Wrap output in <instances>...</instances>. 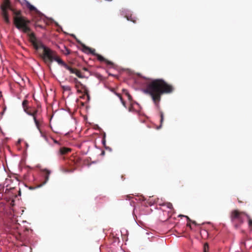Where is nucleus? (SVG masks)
<instances>
[{
    "label": "nucleus",
    "instance_id": "nucleus-32",
    "mask_svg": "<svg viewBox=\"0 0 252 252\" xmlns=\"http://www.w3.org/2000/svg\"><path fill=\"white\" fill-rule=\"evenodd\" d=\"M84 69L85 70H87L86 68H84Z\"/></svg>",
    "mask_w": 252,
    "mask_h": 252
},
{
    "label": "nucleus",
    "instance_id": "nucleus-13",
    "mask_svg": "<svg viewBox=\"0 0 252 252\" xmlns=\"http://www.w3.org/2000/svg\"><path fill=\"white\" fill-rule=\"evenodd\" d=\"M71 151V149L66 147L61 148L59 151V153L61 155H65Z\"/></svg>",
    "mask_w": 252,
    "mask_h": 252
},
{
    "label": "nucleus",
    "instance_id": "nucleus-18",
    "mask_svg": "<svg viewBox=\"0 0 252 252\" xmlns=\"http://www.w3.org/2000/svg\"><path fill=\"white\" fill-rule=\"evenodd\" d=\"M248 224L251 229L252 230V220L250 216H248Z\"/></svg>",
    "mask_w": 252,
    "mask_h": 252
},
{
    "label": "nucleus",
    "instance_id": "nucleus-24",
    "mask_svg": "<svg viewBox=\"0 0 252 252\" xmlns=\"http://www.w3.org/2000/svg\"><path fill=\"white\" fill-rule=\"evenodd\" d=\"M25 112H26L27 114H28L29 115L32 116V112L31 111H29L28 109H26L24 110Z\"/></svg>",
    "mask_w": 252,
    "mask_h": 252
},
{
    "label": "nucleus",
    "instance_id": "nucleus-8",
    "mask_svg": "<svg viewBox=\"0 0 252 252\" xmlns=\"http://www.w3.org/2000/svg\"><path fill=\"white\" fill-rule=\"evenodd\" d=\"M54 61H56L59 64L63 66L66 69H68V68L69 67V66L68 65H67L65 63H64L62 59H61L58 57L57 54H56L55 58L54 59Z\"/></svg>",
    "mask_w": 252,
    "mask_h": 252
},
{
    "label": "nucleus",
    "instance_id": "nucleus-28",
    "mask_svg": "<svg viewBox=\"0 0 252 252\" xmlns=\"http://www.w3.org/2000/svg\"><path fill=\"white\" fill-rule=\"evenodd\" d=\"M186 218H187V220H188L189 221V222H191V220H191L188 216H186Z\"/></svg>",
    "mask_w": 252,
    "mask_h": 252
},
{
    "label": "nucleus",
    "instance_id": "nucleus-5",
    "mask_svg": "<svg viewBox=\"0 0 252 252\" xmlns=\"http://www.w3.org/2000/svg\"><path fill=\"white\" fill-rule=\"evenodd\" d=\"M74 82L76 84V88H79V86H80L81 89L83 90L84 94L87 95L88 97H89V91L87 87L84 85H83L77 78L74 79Z\"/></svg>",
    "mask_w": 252,
    "mask_h": 252
},
{
    "label": "nucleus",
    "instance_id": "nucleus-1",
    "mask_svg": "<svg viewBox=\"0 0 252 252\" xmlns=\"http://www.w3.org/2000/svg\"><path fill=\"white\" fill-rule=\"evenodd\" d=\"M174 90L173 86L168 84L162 79H156L152 80L147 85L145 92L149 94L159 110L160 115V125L159 127L162 126L164 121V113L160 110L159 101L163 94L172 93Z\"/></svg>",
    "mask_w": 252,
    "mask_h": 252
},
{
    "label": "nucleus",
    "instance_id": "nucleus-30",
    "mask_svg": "<svg viewBox=\"0 0 252 252\" xmlns=\"http://www.w3.org/2000/svg\"><path fill=\"white\" fill-rule=\"evenodd\" d=\"M187 226H189L190 228H191V225L190 223H187Z\"/></svg>",
    "mask_w": 252,
    "mask_h": 252
},
{
    "label": "nucleus",
    "instance_id": "nucleus-2",
    "mask_svg": "<svg viewBox=\"0 0 252 252\" xmlns=\"http://www.w3.org/2000/svg\"><path fill=\"white\" fill-rule=\"evenodd\" d=\"M0 9L1 15L6 24L10 23L8 12V10H10L12 12L13 23L15 27L25 33H28L31 32L29 26L31 21L23 15L21 10L12 8L9 0H4L0 5Z\"/></svg>",
    "mask_w": 252,
    "mask_h": 252
},
{
    "label": "nucleus",
    "instance_id": "nucleus-25",
    "mask_svg": "<svg viewBox=\"0 0 252 252\" xmlns=\"http://www.w3.org/2000/svg\"><path fill=\"white\" fill-rule=\"evenodd\" d=\"M4 190V186L0 184V191H3Z\"/></svg>",
    "mask_w": 252,
    "mask_h": 252
},
{
    "label": "nucleus",
    "instance_id": "nucleus-21",
    "mask_svg": "<svg viewBox=\"0 0 252 252\" xmlns=\"http://www.w3.org/2000/svg\"><path fill=\"white\" fill-rule=\"evenodd\" d=\"M62 88L64 91H69L71 90V88L69 86H62Z\"/></svg>",
    "mask_w": 252,
    "mask_h": 252
},
{
    "label": "nucleus",
    "instance_id": "nucleus-17",
    "mask_svg": "<svg viewBox=\"0 0 252 252\" xmlns=\"http://www.w3.org/2000/svg\"><path fill=\"white\" fill-rule=\"evenodd\" d=\"M115 94L120 98L122 104L124 106H125L126 107V102L123 100V99L122 97L121 96V94H118V93H115Z\"/></svg>",
    "mask_w": 252,
    "mask_h": 252
},
{
    "label": "nucleus",
    "instance_id": "nucleus-9",
    "mask_svg": "<svg viewBox=\"0 0 252 252\" xmlns=\"http://www.w3.org/2000/svg\"><path fill=\"white\" fill-rule=\"evenodd\" d=\"M67 70H68L71 73L75 74L76 75V76H78L80 78H84V76H83L81 72L79 70H77V69L73 68L69 66V67L68 68V69Z\"/></svg>",
    "mask_w": 252,
    "mask_h": 252
},
{
    "label": "nucleus",
    "instance_id": "nucleus-29",
    "mask_svg": "<svg viewBox=\"0 0 252 252\" xmlns=\"http://www.w3.org/2000/svg\"><path fill=\"white\" fill-rule=\"evenodd\" d=\"M133 109V107L131 106L129 107V111H132V109Z\"/></svg>",
    "mask_w": 252,
    "mask_h": 252
},
{
    "label": "nucleus",
    "instance_id": "nucleus-23",
    "mask_svg": "<svg viewBox=\"0 0 252 252\" xmlns=\"http://www.w3.org/2000/svg\"><path fill=\"white\" fill-rule=\"evenodd\" d=\"M126 18H127V19L128 20L131 21L133 22V23H135L136 22V20L133 19L132 18V16H130L129 17V16H126Z\"/></svg>",
    "mask_w": 252,
    "mask_h": 252
},
{
    "label": "nucleus",
    "instance_id": "nucleus-3",
    "mask_svg": "<svg viewBox=\"0 0 252 252\" xmlns=\"http://www.w3.org/2000/svg\"><path fill=\"white\" fill-rule=\"evenodd\" d=\"M29 37L30 42L33 45L34 48L37 50L39 49H43V53L41 55V57L45 63H51L54 61L57 53L49 48L44 46L42 43L37 40L35 34L33 32H30L27 33Z\"/></svg>",
    "mask_w": 252,
    "mask_h": 252
},
{
    "label": "nucleus",
    "instance_id": "nucleus-27",
    "mask_svg": "<svg viewBox=\"0 0 252 252\" xmlns=\"http://www.w3.org/2000/svg\"><path fill=\"white\" fill-rule=\"evenodd\" d=\"M126 199H129V200L131 198V196L130 195H126Z\"/></svg>",
    "mask_w": 252,
    "mask_h": 252
},
{
    "label": "nucleus",
    "instance_id": "nucleus-20",
    "mask_svg": "<svg viewBox=\"0 0 252 252\" xmlns=\"http://www.w3.org/2000/svg\"><path fill=\"white\" fill-rule=\"evenodd\" d=\"M64 51H63V53L65 54V55H69L70 54V50L67 48L66 47H64Z\"/></svg>",
    "mask_w": 252,
    "mask_h": 252
},
{
    "label": "nucleus",
    "instance_id": "nucleus-10",
    "mask_svg": "<svg viewBox=\"0 0 252 252\" xmlns=\"http://www.w3.org/2000/svg\"><path fill=\"white\" fill-rule=\"evenodd\" d=\"M83 51L86 53H91L92 55L96 56V54H97L95 53V50L94 49L91 48L88 46H86L85 45L83 46Z\"/></svg>",
    "mask_w": 252,
    "mask_h": 252
},
{
    "label": "nucleus",
    "instance_id": "nucleus-15",
    "mask_svg": "<svg viewBox=\"0 0 252 252\" xmlns=\"http://www.w3.org/2000/svg\"><path fill=\"white\" fill-rule=\"evenodd\" d=\"M34 21H35L34 26L35 27H39L41 29H43L44 28V26H43L42 25H40L38 23V19L37 18H35Z\"/></svg>",
    "mask_w": 252,
    "mask_h": 252
},
{
    "label": "nucleus",
    "instance_id": "nucleus-12",
    "mask_svg": "<svg viewBox=\"0 0 252 252\" xmlns=\"http://www.w3.org/2000/svg\"><path fill=\"white\" fill-rule=\"evenodd\" d=\"M96 57H97V59L100 61V62H105L107 64L109 65H113V63L112 62L109 61L105 59L103 57L101 56L99 54H96Z\"/></svg>",
    "mask_w": 252,
    "mask_h": 252
},
{
    "label": "nucleus",
    "instance_id": "nucleus-4",
    "mask_svg": "<svg viewBox=\"0 0 252 252\" xmlns=\"http://www.w3.org/2000/svg\"><path fill=\"white\" fill-rule=\"evenodd\" d=\"M248 214L244 212H241L238 210H234L230 213V219L234 223L238 222L240 224L243 223L245 217L248 219Z\"/></svg>",
    "mask_w": 252,
    "mask_h": 252
},
{
    "label": "nucleus",
    "instance_id": "nucleus-16",
    "mask_svg": "<svg viewBox=\"0 0 252 252\" xmlns=\"http://www.w3.org/2000/svg\"><path fill=\"white\" fill-rule=\"evenodd\" d=\"M28 101L27 100H24L22 102V106L24 108V110L28 109Z\"/></svg>",
    "mask_w": 252,
    "mask_h": 252
},
{
    "label": "nucleus",
    "instance_id": "nucleus-31",
    "mask_svg": "<svg viewBox=\"0 0 252 252\" xmlns=\"http://www.w3.org/2000/svg\"><path fill=\"white\" fill-rule=\"evenodd\" d=\"M34 189V188H33V187H30V189Z\"/></svg>",
    "mask_w": 252,
    "mask_h": 252
},
{
    "label": "nucleus",
    "instance_id": "nucleus-14",
    "mask_svg": "<svg viewBox=\"0 0 252 252\" xmlns=\"http://www.w3.org/2000/svg\"><path fill=\"white\" fill-rule=\"evenodd\" d=\"M160 205L162 206H165L166 208L170 209V212H172L174 210L172 204L170 202H164L162 204H160Z\"/></svg>",
    "mask_w": 252,
    "mask_h": 252
},
{
    "label": "nucleus",
    "instance_id": "nucleus-22",
    "mask_svg": "<svg viewBox=\"0 0 252 252\" xmlns=\"http://www.w3.org/2000/svg\"><path fill=\"white\" fill-rule=\"evenodd\" d=\"M123 91L126 92V94L127 95L128 100H131L132 99V96L130 95V94L127 92L126 90H124Z\"/></svg>",
    "mask_w": 252,
    "mask_h": 252
},
{
    "label": "nucleus",
    "instance_id": "nucleus-26",
    "mask_svg": "<svg viewBox=\"0 0 252 252\" xmlns=\"http://www.w3.org/2000/svg\"><path fill=\"white\" fill-rule=\"evenodd\" d=\"M191 222L193 224H195V225H198V224L196 223V222L195 221L191 220Z\"/></svg>",
    "mask_w": 252,
    "mask_h": 252
},
{
    "label": "nucleus",
    "instance_id": "nucleus-11",
    "mask_svg": "<svg viewBox=\"0 0 252 252\" xmlns=\"http://www.w3.org/2000/svg\"><path fill=\"white\" fill-rule=\"evenodd\" d=\"M44 172H45V175L44 176V178H45V180L43 182L42 184H40V185L38 186L37 187H41L42 186L45 185L48 181L49 180V175L50 174V171H49L48 170H47V169H45L44 170Z\"/></svg>",
    "mask_w": 252,
    "mask_h": 252
},
{
    "label": "nucleus",
    "instance_id": "nucleus-19",
    "mask_svg": "<svg viewBox=\"0 0 252 252\" xmlns=\"http://www.w3.org/2000/svg\"><path fill=\"white\" fill-rule=\"evenodd\" d=\"M204 252H208L209 246L207 244H205L203 247Z\"/></svg>",
    "mask_w": 252,
    "mask_h": 252
},
{
    "label": "nucleus",
    "instance_id": "nucleus-6",
    "mask_svg": "<svg viewBox=\"0 0 252 252\" xmlns=\"http://www.w3.org/2000/svg\"><path fill=\"white\" fill-rule=\"evenodd\" d=\"M39 113L38 110H34L32 114V116L33 117L34 122L37 128L39 130L40 132H41L39 129V119L38 118Z\"/></svg>",
    "mask_w": 252,
    "mask_h": 252
},
{
    "label": "nucleus",
    "instance_id": "nucleus-7",
    "mask_svg": "<svg viewBox=\"0 0 252 252\" xmlns=\"http://www.w3.org/2000/svg\"><path fill=\"white\" fill-rule=\"evenodd\" d=\"M27 7L30 11H34L37 14L39 15L40 19L42 18V15L39 12V11L33 5H32L29 1H27L26 2Z\"/></svg>",
    "mask_w": 252,
    "mask_h": 252
}]
</instances>
